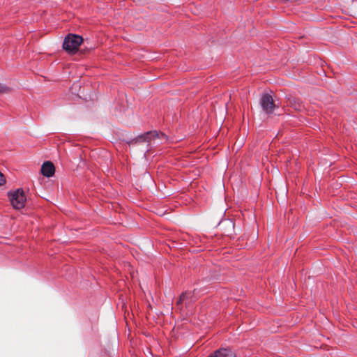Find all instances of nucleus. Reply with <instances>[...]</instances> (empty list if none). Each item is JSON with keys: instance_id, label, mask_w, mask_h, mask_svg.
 <instances>
[{"instance_id": "1", "label": "nucleus", "mask_w": 357, "mask_h": 357, "mask_svg": "<svg viewBox=\"0 0 357 357\" xmlns=\"http://www.w3.org/2000/svg\"><path fill=\"white\" fill-rule=\"evenodd\" d=\"M83 42V38L79 35L69 34L63 40V48L68 53H75L80 45Z\"/></svg>"}, {"instance_id": "2", "label": "nucleus", "mask_w": 357, "mask_h": 357, "mask_svg": "<svg viewBox=\"0 0 357 357\" xmlns=\"http://www.w3.org/2000/svg\"><path fill=\"white\" fill-rule=\"evenodd\" d=\"M8 197L14 208L19 210L25 206L26 197L22 189H17L13 192H9Z\"/></svg>"}, {"instance_id": "3", "label": "nucleus", "mask_w": 357, "mask_h": 357, "mask_svg": "<svg viewBox=\"0 0 357 357\" xmlns=\"http://www.w3.org/2000/svg\"><path fill=\"white\" fill-rule=\"evenodd\" d=\"M260 103L263 110L266 114H271L275 107L272 96L269 94H264L261 98Z\"/></svg>"}, {"instance_id": "4", "label": "nucleus", "mask_w": 357, "mask_h": 357, "mask_svg": "<svg viewBox=\"0 0 357 357\" xmlns=\"http://www.w3.org/2000/svg\"><path fill=\"white\" fill-rule=\"evenodd\" d=\"M208 357H236V355L229 349L220 348L211 354Z\"/></svg>"}, {"instance_id": "5", "label": "nucleus", "mask_w": 357, "mask_h": 357, "mask_svg": "<svg viewBox=\"0 0 357 357\" xmlns=\"http://www.w3.org/2000/svg\"><path fill=\"white\" fill-rule=\"evenodd\" d=\"M41 172L46 177L52 176L55 172V167L53 163L50 161L45 162L41 167Z\"/></svg>"}, {"instance_id": "6", "label": "nucleus", "mask_w": 357, "mask_h": 357, "mask_svg": "<svg viewBox=\"0 0 357 357\" xmlns=\"http://www.w3.org/2000/svg\"><path fill=\"white\" fill-rule=\"evenodd\" d=\"M143 137H144V140L151 139L152 138L159 137V134L156 131L148 132L146 133L145 137H141V138H143Z\"/></svg>"}, {"instance_id": "7", "label": "nucleus", "mask_w": 357, "mask_h": 357, "mask_svg": "<svg viewBox=\"0 0 357 357\" xmlns=\"http://www.w3.org/2000/svg\"><path fill=\"white\" fill-rule=\"evenodd\" d=\"M190 295H191V293H190V292L183 293L179 297V299L178 301V305H179L180 303L188 300L190 297Z\"/></svg>"}, {"instance_id": "8", "label": "nucleus", "mask_w": 357, "mask_h": 357, "mask_svg": "<svg viewBox=\"0 0 357 357\" xmlns=\"http://www.w3.org/2000/svg\"><path fill=\"white\" fill-rule=\"evenodd\" d=\"M10 91V89L6 85L0 84V93H7Z\"/></svg>"}, {"instance_id": "9", "label": "nucleus", "mask_w": 357, "mask_h": 357, "mask_svg": "<svg viewBox=\"0 0 357 357\" xmlns=\"http://www.w3.org/2000/svg\"><path fill=\"white\" fill-rule=\"evenodd\" d=\"M5 181L4 176L0 172V185H3Z\"/></svg>"}, {"instance_id": "10", "label": "nucleus", "mask_w": 357, "mask_h": 357, "mask_svg": "<svg viewBox=\"0 0 357 357\" xmlns=\"http://www.w3.org/2000/svg\"><path fill=\"white\" fill-rule=\"evenodd\" d=\"M161 135H162V137H166V135H165V134H163V133H161Z\"/></svg>"}]
</instances>
